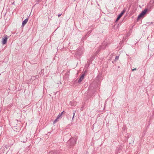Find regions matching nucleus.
<instances>
[{
  "instance_id": "obj_2",
  "label": "nucleus",
  "mask_w": 154,
  "mask_h": 154,
  "mask_svg": "<svg viewBox=\"0 0 154 154\" xmlns=\"http://www.w3.org/2000/svg\"><path fill=\"white\" fill-rule=\"evenodd\" d=\"M147 11L148 9L145 8L144 11H143L137 17V20H138L141 18L142 17L146 14Z\"/></svg>"
},
{
  "instance_id": "obj_1",
  "label": "nucleus",
  "mask_w": 154,
  "mask_h": 154,
  "mask_svg": "<svg viewBox=\"0 0 154 154\" xmlns=\"http://www.w3.org/2000/svg\"><path fill=\"white\" fill-rule=\"evenodd\" d=\"M76 142V140L74 138H71L66 143L67 146L68 147H70L75 145Z\"/></svg>"
},
{
  "instance_id": "obj_16",
  "label": "nucleus",
  "mask_w": 154,
  "mask_h": 154,
  "mask_svg": "<svg viewBox=\"0 0 154 154\" xmlns=\"http://www.w3.org/2000/svg\"><path fill=\"white\" fill-rule=\"evenodd\" d=\"M43 69H41V72H39V73L41 74L43 72Z\"/></svg>"
},
{
  "instance_id": "obj_14",
  "label": "nucleus",
  "mask_w": 154,
  "mask_h": 154,
  "mask_svg": "<svg viewBox=\"0 0 154 154\" xmlns=\"http://www.w3.org/2000/svg\"><path fill=\"white\" fill-rule=\"evenodd\" d=\"M100 77H101V75H98L97 76V77L96 79H98V78L99 79V78H100Z\"/></svg>"
},
{
  "instance_id": "obj_5",
  "label": "nucleus",
  "mask_w": 154,
  "mask_h": 154,
  "mask_svg": "<svg viewBox=\"0 0 154 154\" xmlns=\"http://www.w3.org/2000/svg\"><path fill=\"white\" fill-rule=\"evenodd\" d=\"M85 76V74H83L80 77L79 79L78 80V83H80L84 79V77Z\"/></svg>"
},
{
  "instance_id": "obj_6",
  "label": "nucleus",
  "mask_w": 154,
  "mask_h": 154,
  "mask_svg": "<svg viewBox=\"0 0 154 154\" xmlns=\"http://www.w3.org/2000/svg\"><path fill=\"white\" fill-rule=\"evenodd\" d=\"M122 149V147L121 146H120L119 147H117L116 150V154H118L119 152H120V151H121Z\"/></svg>"
},
{
  "instance_id": "obj_20",
  "label": "nucleus",
  "mask_w": 154,
  "mask_h": 154,
  "mask_svg": "<svg viewBox=\"0 0 154 154\" xmlns=\"http://www.w3.org/2000/svg\"><path fill=\"white\" fill-rule=\"evenodd\" d=\"M12 4L13 5H14V2H13V3H12Z\"/></svg>"
},
{
  "instance_id": "obj_7",
  "label": "nucleus",
  "mask_w": 154,
  "mask_h": 154,
  "mask_svg": "<svg viewBox=\"0 0 154 154\" xmlns=\"http://www.w3.org/2000/svg\"><path fill=\"white\" fill-rule=\"evenodd\" d=\"M28 20V18H27L24 21H23L22 23V26H23L24 25H25L27 23Z\"/></svg>"
},
{
  "instance_id": "obj_4",
  "label": "nucleus",
  "mask_w": 154,
  "mask_h": 154,
  "mask_svg": "<svg viewBox=\"0 0 154 154\" xmlns=\"http://www.w3.org/2000/svg\"><path fill=\"white\" fill-rule=\"evenodd\" d=\"M125 11L126 10L125 9H124L122 11L121 13L119 15L118 17L116 18V22L118 21L120 18L124 14Z\"/></svg>"
},
{
  "instance_id": "obj_17",
  "label": "nucleus",
  "mask_w": 154,
  "mask_h": 154,
  "mask_svg": "<svg viewBox=\"0 0 154 154\" xmlns=\"http://www.w3.org/2000/svg\"><path fill=\"white\" fill-rule=\"evenodd\" d=\"M100 51V49H98L97 50V51H96V53H98L99 52V51Z\"/></svg>"
},
{
  "instance_id": "obj_12",
  "label": "nucleus",
  "mask_w": 154,
  "mask_h": 154,
  "mask_svg": "<svg viewBox=\"0 0 154 154\" xmlns=\"http://www.w3.org/2000/svg\"><path fill=\"white\" fill-rule=\"evenodd\" d=\"M75 112H76V111H73V117H72V120H73V119H74V115H75Z\"/></svg>"
},
{
  "instance_id": "obj_23",
  "label": "nucleus",
  "mask_w": 154,
  "mask_h": 154,
  "mask_svg": "<svg viewBox=\"0 0 154 154\" xmlns=\"http://www.w3.org/2000/svg\"><path fill=\"white\" fill-rule=\"evenodd\" d=\"M118 67L119 68L120 67H119V66H118Z\"/></svg>"
},
{
  "instance_id": "obj_9",
  "label": "nucleus",
  "mask_w": 154,
  "mask_h": 154,
  "mask_svg": "<svg viewBox=\"0 0 154 154\" xmlns=\"http://www.w3.org/2000/svg\"><path fill=\"white\" fill-rule=\"evenodd\" d=\"M150 3H151V7H152L154 6V1H150Z\"/></svg>"
},
{
  "instance_id": "obj_18",
  "label": "nucleus",
  "mask_w": 154,
  "mask_h": 154,
  "mask_svg": "<svg viewBox=\"0 0 154 154\" xmlns=\"http://www.w3.org/2000/svg\"><path fill=\"white\" fill-rule=\"evenodd\" d=\"M137 70L136 68H134V69H132V71H134L135 70Z\"/></svg>"
},
{
  "instance_id": "obj_10",
  "label": "nucleus",
  "mask_w": 154,
  "mask_h": 154,
  "mask_svg": "<svg viewBox=\"0 0 154 154\" xmlns=\"http://www.w3.org/2000/svg\"><path fill=\"white\" fill-rule=\"evenodd\" d=\"M119 56H117L116 57H115V61H117L119 59Z\"/></svg>"
},
{
  "instance_id": "obj_22",
  "label": "nucleus",
  "mask_w": 154,
  "mask_h": 154,
  "mask_svg": "<svg viewBox=\"0 0 154 154\" xmlns=\"http://www.w3.org/2000/svg\"><path fill=\"white\" fill-rule=\"evenodd\" d=\"M152 22L151 23V24H152Z\"/></svg>"
},
{
  "instance_id": "obj_21",
  "label": "nucleus",
  "mask_w": 154,
  "mask_h": 154,
  "mask_svg": "<svg viewBox=\"0 0 154 154\" xmlns=\"http://www.w3.org/2000/svg\"><path fill=\"white\" fill-rule=\"evenodd\" d=\"M96 2L97 3V4L99 6V5L98 4V2H97V1H96Z\"/></svg>"
},
{
  "instance_id": "obj_19",
  "label": "nucleus",
  "mask_w": 154,
  "mask_h": 154,
  "mask_svg": "<svg viewBox=\"0 0 154 154\" xmlns=\"http://www.w3.org/2000/svg\"><path fill=\"white\" fill-rule=\"evenodd\" d=\"M61 15H62V14H58V17H60V16H61Z\"/></svg>"
},
{
  "instance_id": "obj_13",
  "label": "nucleus",
  "mask_w": 154,
  "mask_h": 154,
  "mask_svg": "<svg viewBox=\"0 0 154 154\" xmlns=\"http://www.w3.org/2000/svg\"><path fill=\"white\" fill-rule=\"evenodd\" d=\"M31 79L32 80H34L35 79V76H32L31 77Z\"/></svg>"
},
{
  "instance_id": "obj_15",
  "label": "nucleus",
  "mask_w": 154,
  "mask_h": 154,
  "mask_svg": "<svg viewBox=\"0 0 154 154\" xmlns=\"http://www.w3.org/2000/svg\"><path fill=\"white\" fill-rule=\"evenodd\" d=\"M35 79H38L39 77L38 75H36L35 76Z\"/></svg>"
},
{
  "instance_id": "obj_8",
  "label": "nucleus",
  "mask_w": 154,
  "mask_h": 154,
  "mask_svg": "<svg viewBox=\"0 0 154 154\" xmlns=\"http://www.w3.org/2000/svg\"><path fill=\"white\" fill-rule=\"evenodd\" d=\"M64 112L65 113V112L63 111L61 113H59L57 117V119H61L62 118V114Z\"/></svg>"
},
{
  "instance_id": "obj_11",
  "label": "nucleus",
  "mask_w": 154,
  "mask_h": 154,
  "mask_svg": "<svg viewBox=\"0 0 154 154\" xmlns=\"http://www.w3.org/2000/svg\"><path fill=\"white\" fill-rule=\"evenodd\" d=\"M59 119H57V118L54 121V123H56V122H57L58 120Z\"/></svg>"
},
{
  "instance_id": "obj_3",
  "label": "nucleus",
  "mask_w": 154,
  "mask_h": 154,
  "mask_svg": "<svg viewBox=\"0 0 154 154\" xmlns=\"http://www.w3.org/2000/svg\"><path fill=\"white\" fill-rule=\"evenodd\" d=\"M8 38V36L6 35H5V36L4 37L2 38V44L3 45L5 44L7 42V39Z\"/></svg>"
}]
</instances>
